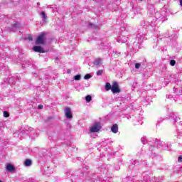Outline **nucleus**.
<instances>
[{
  "instance_id": "28",
  "label": "nucleus",
  "mask_w": 182,
  "mask_h": 182,
  "mask_svg": "<svg viewBox=\"0 0 182 182\" xmlns=\"http://www.w3.org/2000/svg\"><path fill=\"white\" fill-rule=\"evenodd\" d=\"M179 4L182 6V0H179Z\"/></svg>"
},
{
  "instance_id": "12",
  "label": "nucleus",
  "mask_w": 182,
  "mask_h": 182,
  "mask_svg": "<svg viewBox=\"0 0 182 182\" xmlns=\"http://www.w3.org/2000/svg\"><path fill=\"white\" fill-rule=\"evenodd\" d=\"M94 65L97 68H99V66H101V65H102V59H100V58L95 59V61H94Z\"/></svg>"
},
{
  "instance_id": "7",
  "label": "nucleus",
  "mask_w": 182,
  "mask_h": 182,
  "mask_svg": "<svg viewBox=\"0 0 182 182\" xmlns=\"http://www.w3.org/2000/svg\"><path fill=\"white\" fill-rule=\"evenodd\" d=\"M117 41L119 43H126V42H127V37L126 36L121 35L117 37Z\"/></svg>"
},
{
  "instance_id": "24",
  "label": "nucleus",
  "mask_w": 182,
  "mask_h": 182,
  "mask_svg": "<svg viewBox=\"0 0 182 182\" xmlns=\"http://www.w3.org/2000/svg\"><path fill=\"white\" fill-rule=\"evenodd\" d=\"M170 65H171V66H174V65H176V60H171Z\"/></svg>"
},
{
  "instance_id": "20",
  "label": "nucleus",
  "mask_w": 182,
  "mask_h": 182,
  "mask_svg": "<svg viewBox=\"0 0 182 182\" xmlns=\"http://www.w3.org/2000/svg\"><path fill=\"white\" fill-rule=\"evenodd\" d=\"M85 100H86V102H87V103H90V102H92V96L87 95L85 97Z\"/></svg>"
},
{
  "instance_id": "17",
  "label": "nucleus",
  "mask_w": 182,
  "mask_h": 182,
  "mask_svg": "<svg viewBox=\"0 0 182 182\" xmlns=\"http://www.w3.org/2000/svg\"><path fill=\"white\" fill-rule=\"evenodd\" d=\"M110 89L112 90V85H110V83L107 82L105 85V90L107 91H109V90H110Z\"/></svg>"
},
{
  "instance_id": "1",
  "label": "nucleus",
  "mask_w": 182,
  "mask_h": 182,
  "mask_svg": "<svg viewBox=\"0 0 182 182\" xmlns=\"http://www.w3.org/2000/svg\"><path fill=\"white\" fill-rule=\"evenodd\" d=\"M146 39H147V38H146V34L143 33H138L136 37V41L138 42H134L133 43V46L132 47V50H137L140 46L139 43L143 42V41H146Z\"/></svg>"
},
{
  "instance_id": "25",
  "label": "nucleus",
  "mask_w": 182,
  "mask_h": 182,
  "mask_svg": "<svg viewBox=\"0 0 182 182\" xmlns=\"http://www.w3.org/2000/svg\"><path fill=\"white\" fill-rule=\"evenodd\" d=\"M178 163H182V156H179L178 158Z\"/></svg>"
},
{
  "instance_id": "9",
  "label": "nucleus",
  "mask_w": 182,
  "mask_h": 182,
  "mask_svg": "<svg viewBox=\"0 0 182 182\" xmlns=\"http://www.w3.org/2000/svg\"><path fill=\"white\" fill-rule=\"evenodd\" d=\"M34 52H38V53H45V50L40 46H36L33 47Z\"/></svg>"
},
{
  "instance_id": "2",
  "label": "nucleus",
  "mask_w": 182,
  "mask_h": 182,
  "mask_svg": "<svg viewBox=\"0 0 182 182\" xmlns=\"http://www.w3.org/2000/svg\"><path fill=\"white\" fill-rule=\"evenodd\" d=\"M141 26L144 29H148V31H151V32L156 31V20H149L146 23L145 21H142L141 23Z\"/></svg>"
},
{
  "instance_id": "13",
  "label": "nucleus",
  "mask_w": 182,
  "mask_h": 182,
  "mask_svg": "<svg viewBox=\"0 0 182 182\" xmlns=\"http://www.w3.org/2000/svg\"><path fill=\"white\" fill-rule=\"evenodd\" d=\"M24 166L26 167H29L30 166H32V160L26 159L25 161H24Z\"/></svg>"
},
{
  "instance_id": "19",
  "label": "nucleus",
  "mask_w": 182,
  "mask_h": 182,
  "mask_svg": "<svg viewBox=\"0 0 182 182\" xmlns=\"http://www.w3.org/2000/svg\"><path fill=\"white\" fill-rule=\"evenodd\" d=\"M82 79V76L80 75H77L73 77L74 80H80Z\"/></svg>"
},
{
  "instance_id": "5",
  "label": "nucleus",
  "mask_w": 182,
  "mask_h": 182,
  "mask_svg": "<svg viewBox=\"0 0 182 182\" xmlns=\"http://www.w3.org/2000/svg\"><path fill=\"white\" fill-rule=\"evenodd\" d=\"M45 41H46V37L45 33H43L38 36L36 43V45H45Z\"/></svg>"
},
{
  "instance_id": "23",
  "label": "nucleus",
  "mask_w": 182,
  "mask_h": 182,
  "mask_svg": "<svg viewBox=\"0 0 182 182\" xmlns=\"http://www.w3.org/2000/svg\"><path fill=\"white\" fill-rule=\"evenodd\" d=\"M4 117H9V112L4 111Z\"/></svg>"
},
{
  "instance_id": "3",
  "label": "nucleus",
  "mask_w": 182,
  "mask_h": 182,
  "mask_svg": "<svg viewBox=\"0 0 182 182\" xmlns=\"http://www.w3.org/2000/svg\"><path fill=\"white\" fill-rule=\"evenodd\" d=\"M155 18L156 21H159V22H165V21H167V13L166 11H158L155 14Z\"/></svg>"
},
{
  "instance_id": "16",
  "label": "nucleus",
  "mask_w": 182,
  "mask_h": 182,
  "mask_svg": "<svg viewBox=\"0 0 182 182\" xmlns=\"http://www.w3.org/2000/svg\"><path fill=\"white\" fill-rule=\"evenodd\" d=\"M88 26L90 28H93V29H99V26L93 24L92 23H89Z\"/></svg>"
},
{
  "instance_id": "27",
  "label": "nucleus",
  "mask_w": 182,
  "mask_h": 182,
  "mask_svg": "<svg viewBox=\"0 0 182 182\" xmlns=\"http://www.w3.org/2000/svg\"><path fill=\"white\" fill-rule=\"evenodd\" d=\"M38 109H43V105H38Z\"/></svg>"
},
{
  "instance_id": "15",
  "label": "nucleus",
  "mask_w": 182,
  "mask_h": 182,
  "mask_svg": "<svg viewBox=\"0 0 182 182\" xmlns=\"http://www.w3.org/2000/svg\"><path fill=\"white\" fill-rule=\"evenodd\" d=\"M143 63H132V66H135V69H140V68H144L143 67Z\"/></svg>"
},
{
  "instance_id": "29",
  "label": "nucleus",
  "mask_w": 182,
  "mask_h": 182,
  "mask_svg": "<svg viewBox=\"0 0 182 182\" xmlns=\"http://www.w3.org/2000/svg\"><path fill=\"white\" fill-rule=\"evenodd\" d=\"M55 60H59V58L56 57Z\"/></svg>"
},
{
  "instance_id": "4",
  "label": "nucleus",
  "mask_w": 182,
  "mask_h": 182,
  "mask_svg": "<svg viewBox=\"0 0 182 182\" xmlns=\"http://www.w3.org/2000/svg\"><path fill=\"white\" fill-rule=\"evenodd\" d=\"M102 129V125L100 122H95L94 125H92L90 128V133H97Z\"/></svg>"
},
{
  "instance_id": "6",
  "label": "nucleus",
  "mask_w": 182,
  "mask_h": 182,
  "mask_svg": "<svg viewBox=\"0 0 182 182\" xmlns=\"http://www.w3.org/2000/svg\"><path fill=\"white\" fill-rule=\"evenodd\" d=\"M111 90L112 93H120V88H119V84L117 82H113Z\"/></svg>"
},
{
  "instance_id": "30",
  "label": "nucleus",
  "mask_w": 182,
  "mask_h": 182,
  "mask_svg": "<svg viewBox=\"0 0 182 182\" xmlns=\"http://www.w3.org/2000/svg\"><path fill=\"white\" fill-rule=\"evenodd\" d=\"M141 2H143V0H139Z\"/></svg>"
},
{
  "instance_id": "31",
  "label": "nucleus",
  "mask_w": 182,
  "mask_h": 182,
  "mask_svg": "<svg viewBox=\"0 0 182 182\" xmlns=\"http://www.w3.org/2000/svg\"><path fill=\"white\" fill-rule=\"evenodd\" d=\"M118 55H120V53H118Z\"/></svg>"
},
{
  "instance_id": "11",
  "label": "nucleus",
  "mask_w": 182,
  "mask_h": 182,
  "mask_svg": "<svg viewBox=\"0 0 182 182\" xmlns=\"http://www.w3.org/2000/svg\"><path fill=\"white\" fill-rule=\"evenodd\" d=\"M111 131L112 132V133H117V132H119V126L117 124H113L111 127Z\"/></svg>"
},
{
  "instance_id": "32",
  "label": "nucleus",
  "mask_w": 182,
  "mask_h": 182,
  "mask_svg": "<svg viewBox=\"0 0 182 182\" xmlns=\"http://www.w3.org/2000/svg\"><path fill=\"white\" fill-rule=\"evenodd\" d=\"M0 182H2V181H0Z\"/></svg>"
},
{
  "instance_id": "14",
  "label": "nucleus",
  "mask_w": 182,
  "mask_h": 182,
  "mask_svg": "<svg viewBox=\"0 0 182 182\" xmlns=\"http://www.w3.org/2000/svg\"><path fill=\"white\" fill-rule=\"evenodd\" d=\"M41 15L42 16V21L46 22V19H48V16H46V13H45V11H41Z\"/></svg>"
},
{
  "instance_id": "22",
  "label": "nucleus",
  "mask_w": 182,
  "mask_h": 182,
  "mask_svg": "<svg viewBox=\"0 0 182 182\" xmlns=\"http://www.w3.org/2000/svg\"><path fill=\"white\" fill-rule=\"evenodd\" d=\"M102 75H103V70H98V72L97 73V75L102 76Z\"/></svg>"
},
{
  "instance_id": "21",
  "label": "nucleus",
  "mask_w": 182,
  "mask_h": 182,
  "mask_svg": "<svg viewBox=\"0 0 182 182\" xmlns=\"http://www.w3.org/2000/svg\"><path fill=\"white\" fill-rule=\"evenodd\" d=\"M90 77H92V75L90 74H86L85 76H84V79L85 80H87V79H90Z\"/></svg>"
},
{
  "instance_id": "18",
  "label": "nucleus",
  "mask_w": 182,
  "mask_h": 182,
  "mask_svg": "<svg viewBox=\"0 0 182 182\" xmlns=\"http://www.w3.org/2000/svg\"><path fill=\"white\" fill-rule=\"evenodd\" d=\"M15 28H21V23H15L14 24H13L12 28H13V29H15Z\"/></svg>"
},
{
  "instance_id": "10",
  "label": "nucleus",
  "mask_w": 182,
  "mask_h": 182,
  "mask_svg": "<svg viewBox=\"0 0 182 182\" xmlns=\"http://www.w3.org/2000/svg\"><path fill=\"white\" fill-rule=\"evenodd\" d=\"M6 168L7 171H9V173H12V172L15 171V166L14 165H12L11 164H7L6 165Z\"/></svg>"
},
{
  "instance_id": "26",
  "label": "nucleus",
  "mask_w": 182,
  "mask_h": 182,
  "mask_svg": "<svg viewBox=\"0 0 182 182\" xmlns=\"http://www.w3.org/2000/svg\"><path fill=\"white\" fill-rule=\"evenodd\" d=\"M28 41H33V38H32V36H28Z\"/></svg>"
},
{
  "instance_id": "8",
  "label": "nucleus",
  "mask_w": 182,
  "mask_h": 182,
  "mask_svg": "<svg viewBox=\"0 0 182 182\" xmlns=\"http://www.w3.org/2000/svg\"><path fill=\"white\" fill-rule=\"evenodd\" d=\"M65 116L67 119H72V109L69 107L65 108Z\"/></svg>"
}]
</instances>
